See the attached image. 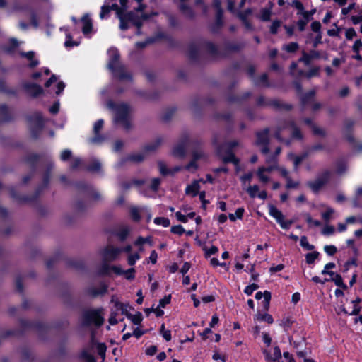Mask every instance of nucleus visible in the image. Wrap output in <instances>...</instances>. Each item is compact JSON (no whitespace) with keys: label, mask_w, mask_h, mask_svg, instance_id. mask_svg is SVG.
<instances>
[{"label":"nucleus","mask_w":362,"mask_h":362,"mask_svg":"<svg viewBox=\"0 0 362 362\" xmlns=\"http://www.w3.org/2000/svg\"><path fill=\"white\" fill-rule=\"evenodd\" d=\"M361 48H362V41L361 40H356L352 47L353 51L356 53H358Z\"/></svg>","instance_id":"obj_64"},{"label":"nucleus","mask_w":362,"mask_h":362,"mask_svg":"<svg viewBox=\"0 0 362 362\" xmlns=\"http://www.w3.org/2000/svg\"><path fill=\"white\" fill-rule=\"evenodd\" d=\"M119 54L117 53H115L112 57L111 59L108 64V68L109 69H113L116 66L120 65L121 64L119 62Z\"/></svg>","instance_id":"obj_34"},{"label":"nucleus","mask_w":362,"mask_h":362,"mask_svg":"<svg viewBox=\"0 0 362 362\" xmlns=\"http://www.w3.org/2000/svg\"><path fill=\"white\" fill-rule=\"evenodd\" d=\"M300 244L301 247H303V248H305L308 250H312L315 247L314 245L309 244L306 236L301 237Z\"/></svg>","instance_id":"obj_39"},{"label":"nucleus","mask_w":362,"mask_h":362,"mask_svg":"<svg viewBox=\"0 0 362 362\" xmlns=\"http://www.w3.org/2000/svg\"><path fill=\"white\" fill-rule=\"evenodd\" d=\"M262 297H264L263 306L265 310H268L269 308V303L271 300V293L269 291H265L264 293L259 291L255 294V298L257 300H260Z\"/></svg>","instance_id":"obj_17"},{"label":"nucleus","mask_w":362,"mask_h":362,"mask_svg":"<svg viewBox=\"0 0 362 362\" xmlns=\"http://www.w3.org/2000/svg\"><path fill=\"white\" fill-rule=\"evenodd\" d=\"M81 357L84 358L87 362H95V358L91 354H90L87 351H82Z\"/></svg>","instance_id":"obj_54"},{"label":"nucleus","mask_w":362,"mask_h":362,"mask_svg":"<svg viewBox=\"0 0 362 362\" xmlns=\"http://www.w3.org/2000/svg\"><path fill=\"white\" fill-rule=\"evenodd\" d=\"M258 288H259V286L257 284H252L251 285L246 286V288L244 290V292L247 296H250Z\"/></svg>","instance_id":"obj_49"},{"label":"nucleus","mask_w":362,"mask_h":362,"mask_svg":"<svg viewBox=\"0 0 362 362\" xmlns=\"http://www.w3.org/2000/svg\"><path fill=\"white\" fill-rule=\"evenodd\" d=\"M270 16H271V11H270V10H269L267 8H263L261 11L260 18L263 21H269Z\"/></svg>","instance_id":"obj_48"},{"label":"nucleus","mask_w":362,"mask_h":362,"mask_svg":"<svg viewBox=\"0 0 362 362\" xmlns=\"http://www.w3.org/2000/svg\"><path fill=\"white\" fill-rule=\"evenodd\" d=\"M305 217L307 223H309V224L312 223V224H313L316 227H318V226H320L321 225L320 221H319L317 220H313L311 216L309 214H306L305 215Z\"/></svg>","instance_id":"obj_56"},{"label":"nucleus","mask_w":362,"mask_h":362,"mask_svg":"<svg viewBox=\"0 0 362 362\" xmlns=\"http://www.w3.org/2000/svg\"><path fill=\"white\" fill-rule=\"evenodd\" d=\"M254 83L256 86H262L268 87L269 85L268 82L267 75L266 74H263L260 77L254 80Z\"/></svg>","instance_id":"obj_30"},{"label":"nucleus","mask_w":362,"mask_h":362,"mask_svg":"<svg viewBox=\"0 0 362 362\" xmlns=\"http://www.w3.org/2000/svg\"><path fill=\"white\" fill-rule=\"evenodd\" d=\"M244 209L243 208H238L236 211L235 214H229V218L231 221H235L236 220V218H242L243 214H244Z\"/></svg>","instance_id":"obj_36"},{"label":"nucleus","mask_w":362,"mask_h":362,"mask_svg":"<svg viewBox=\"0 0 362 362\" xmlns=\"http://www.w3.org/2000/svg\"><path fill=\"white\" fill-rule=\"evenodd\" d=\"M110 69L112 71L113 74L119 80H132V75L126 71L124 66H123L122 64H120L116 66L115 68Z\"/></svg>","instance_id":"obj_12"},{"label":"nucleus","mask_w":362,"mask_h":362,"mask_svg":"<svg viewBox=\"0 0 362 362\" xmlns=\"http://www.w3.org/2000/svg\"><path fill=\"white\" fill-rule=\"evenodd\" d=\"M144 157L141 153H136L130 155L127 159L130 161L139 163L141 162L144 160Z\"/></svg>","instance_id":"obj_45"},{"label":"nucleus","mask_w":362,"mask_h":362,"mask_svg":"<svg viewBox=\"0 0 362 362\" xmlns=\"http://www.w3.org/2000/svg\"><path fill=\"white\" fill-rule=\"evenodd\" d=\"M171 232L175 234L181 235L182 234H183L185 233V229L180 225L175 226L171 228Z\"/></svg>","instance_id":"obj_62"},{"label":"nucleus","mask_w":362,"mask_h":362,"mask_svg":"<svg viewBox=\"0 0 362 362\" xmlns=\"http://www.w3.org/2000/svg\"><path fill=\"white\" fill-rule=\"evenodd\" d=\"M122 252V248L115 247L112 245L107 246L103 252V260L105 262H112L115 260L119 254Z\"/></svg>","instance_id":"obj_9"},{"label":"nucleus","mask_w":362,"mask_h":362,"mask_svg":"<svg viewBox=\"0 0 362 362\" xmlns=\"http://www.w3.org/2000/svg\"><path fill=\"white\" fill-rule=\"evenodd\" d=\"M101 165L99 161L95 160L88 166L87 170L92 172H98L100 170Z\"/></svg>","instance_id":"obj_42"},{"label":"nucleus","mask_w":362,"mask_h":362,"mask_svg":"<svg viewBox=\"0 0 362 362\" xmlns=\"http://www.w3.org/2000/svg\"><path fill=\"white\" fill-rule=\"evenodd\" d=\"M21 56L23 57H26L28 60H30L31 62L29 64V66L30 68H33V67H35L36 66L38 65L39 64V62L36 59H33L34 58V56H35V52H33V51H30L28 52H23L21 54Z\"/></svg>","instance_id":"obj_26"},{"label":"nucleus","mask_w":362,"mask_h":362,"mask_svg":"<svg viewBox=\"0 0 362 362\" xmlns=\"http://www.w3.org/2000/svg\"><path fill=\"white\" fill-rule=\"evenodd\" d=\"M319 257V252L317 251L308 253L305 255L306 262L309 264H313L316 259Z\"/></svg>","instance_id":"obj_37"},{"label":"nucleus","mask_w":362,"mask_h":362,"mask_svg":"<svg viewBox=\"0 0 362 362\" xmlns=\"http://www.w3.org/2000/svg\"><path fill=\"white\" fill-rule=\"evenodd\" d=\"M192 0H180L179 9L187 18L192 19L194 17V12L192 8Z\"/></svg>","instance_id":"obj_11"},{"label":"nucleus","mask_w":362,"mask_h":362,"mask_svg":"<svg viewBox=\"0 0 362 362\" xmlns=\"http://www.w3.org/2000/svg\"><path fill=\"white\" fill-rule=\"evenodd\" d=\"M299 48V45L297 42H290L283 46V49L289 53L296 52Z\"/></svg>","instance_id":"obj_31"},{"label":"nucleus","mask_w":362,"mask_h":362,"mask_svg":"<svg viewBox=\"0 0 362 362\" xmlns=\"http://www.w3.org/2000/svg\"><path fill=\"white\" fill-rule=\"evenodd\" d=\"M103 123L104 122L103 119H99L95 123L93 127V132L95 134H97L100 132L103 127Z\"/></svg>","instance_id":"obj_53"},{"label":"nucleus","mask_w":362,"mask_h":362,"mask_svg":"<svg viewBox=\"0 0 362 362\" xmlns=\"http://www.w3.org/2000/svg\"><path fill=\"white\" fill-rule=\"evenodd\" d=\"M8 110L6 105H2L0 106V116L2 117L3 120L7 121L9 119L8 117Z\"/></svg>","instance_id":"obj_44"},{"label":"nucleus","mask_w":362,"mask_h":362,"mask_svg":"<svg viewBox=\"0 0 362 362\" xmlns=\"http://www.w3.org/2000/svg\"><path fill=\"white\" fill-rule=\"evenodd\" d=\"M187 145V139L181 141L176 145L173 150V155L176 157L182 158L185 155L186 148Z\"/></svg>","instance_id":"obj_16"},{"label":"nucleus","mask_w":362,"mask_h":362,"mask_svg":"<svg viewBox=\"0 0 362 362\" xmlns=\"http://www.w3.org/2000/svg\"><path fill=\"white\" fill-rule=\"evenodd\" d=\"M105 140V137L100 135L99 133L95 134V136L90 139V141L93 144H100Z\"/></svg>","instance_id":"obj_59"},{"label":"nucleus","mask_w":362,"mask_h":362,"mask_svg":"<svg viewBox=\"0 0 362 362\" xmlns=\"http://www.w3.org/2000/svg\"><path fill=\"white\" fill-rule=\"evenodd\" d=\"M320 74V67L315 66L310 69L308 72H304L303 70L298 71V76H305L307 78H311L314 76H317Z\"/></svg>","instance_id":"obj_23"},{"label":"nucleus","mask_w":362,"mask_h":362,"mask_svg":"<svg viewBox=\"0 0 362 362\" xmlns=\"http://www.w3.org/2000/svg\"><path fill=\"white\" fill-rule=\"evenodd\" d=\"M309 156V152L303 153V154L300 156H295L293 153H290L288 155V157L289 159L293 160V165H294V169L296 170H298V168L299 165L302 163L303 160H304L305 158H307Z\"/></svg>","instance_id":"obj_18"},{"label":"nucleus","mask_w":362,"mask_h":362,"mask_svg":"<svg viewBox=\"0 0 362 362\" xmlns=\"http://www.w3.org/2000/svg\"><path fill=\"white\" fill-rule=\"evenodd\" d=\"M256 320H261V321H265L269 324H272L274 322L272 316L268 313H265V314L258 313L256 315Z\"/></svg>","instance_id":"obj_33"},{"label":"nucleus","mask_w":362,"mask_h":362,"mask_svg":"<svg viewBox=\"0 0 362 362\" xmlns=\"http://www.w3.org/2000/svg\"><path fill=\"white\" fill-rule=\"evenodd\" d=\"M269 213L276 220L281 227L284 229H288L293 223L292 220L285 221L284 216L281 211L273 205H270L269 206Z\"/></svg>","instance_id":"obj_6"},{"label":"nucleus","mask_w":362,"mask_h":362,"mask_svg":"<svg viewBox=\"0 0 362 362\" xmlns=\"http://www.w3.org/2000/svg\"><path fill=\"white\" fill-rule=\"evenodd\" d=\"M223 11H219L216 13V19L215 23L211 27V31L214 33L218 32V30L223 25Z\"/></svg>","instance_id":"obj_25"},{"label":"nucleus","mask_w":362,"mask_h":362,"mask_svg":"<svg viewBox=\"0 0 362 362\" xmlns=\"http://www.w3.org/2000/svg\"><path fill=\"white\" fill-rule=\"evenodd\" d=\"M161 142V139H157L154 143L146 145L145 149L146 151H154L160 145Z\"/></svg>","instance_id":"obj_41"},{"label":"nucleus","mask_w":362,"mask_h":362,"mask_svg":"<svg viewBox=\"0 0 362 362\" xmlns=\"http://www.w3.org/2000/svg\"><path fill=\"white\" fill-rule=\"evenodd\" d=\"M129 232V228L127 226H122L117 232V235L122 241H123L127 237Z\"/></svg>","instance_id":"obj_32"},{"label":"nucleus","mask_w":362,"mask_h":362,"mask_svg":"<svg viewBox=\"0 0 362 362\" xmlns=\"http://www.w3.org/2000/svg\"><path fill=\"white\" fill-rule=\"evenodd\" d=\"M160 334L166 341H168L171 339V332L170 330L165 329L164 324H163L160 327Z\"/></svg>","instance_id":"obj_46"},{"label":"nucleus","mask_w":362,"mask_h":362,"mask_svg":"<svg viewBox=\"0 0 362 362\" xmlns=\"http://www.w3.org/2000/svg\"><path fill=\"white\" fill-rule=\"evenodd\" d=\"M312 129L313 134L315 135H319L321 136H325L326 135L325 131L323 129L317 127L316 125H313Z\"/></svg>","instance_id":"obj_58"},{"label":"nucleus","mask_w":362,"mask_h":362,"mask_svg":"<svg viewBox=\"0 0 362 362\" xmlns=\"http://www.w3.org/2000/svg\"><path fill=\"white\" fill-rule=\"evenodd\" d=\"M71 156H72L71 151L70 150L66 149L62 152L60 158L62 160L66 161L68 159L71 158Z\"/></svg>","instance_id":"obj_57"},{"label":"nucleus","mask_w":362,"mask_h":362,"mask_svg":"<svg viewBox=\"0 0 362 362\" xmlns=\"http://www.w3.org/2000/svg\"><path fill=\"white\" fill-rule=\"evenodd\" d=\"M199 181L195 180L186 187L185 193L187 194L192 195V197H196L199 192Z\"/></svg>","instance_id":"obj_22"},{"label":"nucleus","mask_w":362,"mask_h":362,"mask_svg":"<svg viewBox=\"0 0 362 362\" xmlns=\"http://www.w3.org/2000/svg\"><path fill=\"white\" fill-rule=\"evenodd\" d=\"M107 107L115 111L114 122L122 125L125 129H131L132 108L126 103L115 104L112 100L107 103Z\"/></svg>","instance_id":"obj_1"},{"label":"nucleus","mask_w":362,"mask_h":362,"mask_svg":"<svg viewBox=\"0 0 362 362\" xmlns=\"http://www.w3.org/2000/svg\"><path fill=\"white\" fill-rule=\"evenodd\" d=\"M81 21L83 23L82 31L83 34L87 35L90 33L93 27L91 19L88 15H85L83 16Z\"/></svg>","instance_id":"obj_24"},{"label":"nucleus","mask_w":362,"mask_h":362,"mask_svg":"<svg viewBox=\"0 0 362 362\" xmlns=\"http://www.w3.org/2000/svg\"><path fill=\"white\" fill-rule=\"evenodd\" d=\"M332 173L330 170H325L317 175L315 180L307 182V186L314 193H317L325 185H327L331 177Z\"/></svg>","instance_id":"obj_5"},{"label":"nucleus","mask_w":362,"mask_h":362,"mask_svg":"<svg viewBox=\"0 0 362 362\" xmlns=\"http://www.w3.org/2000/svg\"><path fill=\"white\" fill-rule=\"evenodd\" d=\"M115 8H117V15L119 20V28L122 30H126L129 28V21L127 20L126 17L124 15V12L121 8L117 7V5H114Z\"/></svg>","instance_id":"obj_20"},{"label":"nucleus","mask_w":362,"mask_h":362,"mask_svg":"<svg viewBox=\"0 0 362 362\" xmlns=\"http://www.w3.org/2000/svg\"><path fill=\"white\" fill-rule=\"evenodd\" d=\"M127 317L132 320L134 325H139L142 321V315L141 313H137L135 315L129 314Z\"/></svg>","instance_id":"obj_35"},{"label":"nucleus","mask_w":362,"mask_h":362,"mask_svg":"<svg viewBox=\"0 0 362 362\" xmlns=\"http://www.w3.org/2000/svg\"><path fill=\"white\" fill-rule=\"evenodd\" d=\"M324 250L329 255H334L337 251V247L334 245H326L325 246Z\"/></svg>","instance_id":"obj_61"},{"label":"nucleus","mask_w":362,"mask_h":362,"mask_svg":"<svg viewBox=\"0 0 362 362\" xmlns=\"http://www.w3.org/2000/svg\"><path fill=\"white\" fill-rule=\"evenodd\" d=\"M130 213H131V216L133 220H134L136 221H139L140 220L141 216H140L139 211L138 209L134 208V207L132 208L130 210Z\"/></svg>","instance_id":"obj_55"},{"label":"nucleus","mask_w":362,"mask_h":362,"mask_svg":"<svg viewBox=\"0 0 362 362\" xmlns=\"http://www.w3.org/2000/svg\"><path fill=\"white\" fill-rule=\"evenodd\" d=\"M204 52H207L213 57H218L219 56L217 47L209 41L200 40L190 45L189 47V56L192 59H196Z\"/></svg>","instance_id":"obj_2"},{"label":"nucleus","mask_w":362,"mask_h":362,"mask_svg":"<svg viewBox=\"0 0 362 362\" xmlns=\"http://www.w3.org/2000/svg\"><path fill=\"white\" fill-rule=\"evenodd\" d=\"M171 296H165L163 298L159 301L158 307L165 308V306L170 303Z\"/></svg>","instance_id":"obj_60"},{"label":"nucleus","mask_w":362,"mask_h":362,"mask_svg":"<svg viewBox=\"0 0 362 362\" xmlns=\"http://www.w3.org/2000/svg\"><path fill=\"white\" fill-rule=\"evenodd\" d=\"M102 311V309L85 310L83 313V325L88 326L93 324L97 327L101 326L104 322Z\"/></svg>","instance_id":"obj_4"},{"label":"nucleus","mask_w":362,"mask_h":362,"mask_svg":"<svg viewBox=\"0 0 362 362\" xmlns=\"http://www.w3.org/2000/svg\"><path fill=\"white\" fill-rule=\"evenodd\" d=\"M320 57V54L317 51L311 50L309 53L303 51L302 52V57L299 58L298 62H303L305 66H310L313 60L319 59Z\"/></svg>","instance_id":"obj_13"},{"label":"nucleus","mask_w":362,"mask_h":362,"mask_svg":"<svg viewBox=\"0 0 362 362\" xmlns=\"http://www.w3.org/2000/svg\"><path fill=\"white\" fill-rule=\"evenodd\" d=\"M291 128L292 136L296 139H300L302 138V134L298 128L296 126V124L293 121H283L279 123L277 126L275 132L274 136L281 142L284 141V139L281 136L282 132L287 129ZM287 145L290 144L289 141H285Z\"/></svg>","instance_id":"obj_3"},{"label":"nucleus","mask_w":362,"mask_h":362,"mask_svg":"<svg viewBox=\"0 0 362 362\" xmlns=\"http://www.w3.org/2000/svg\"><path fill=\"white\" fill-rule=\"evenodd\" d=\"M24 89L32 96L36 97L42 93L40 86L33 83H26L23 85Z\"/></svg>","instance_id":"obj_14"},{"label":"nucleus","mask_w":362,"mask_h":362,"mask_svg":"<svg viewBox=\"0 0 362 362\" xmlns=\"http://www.w3.org/2000/svg\"><path fill=\"white\" fill-rule=\"evenodd\" d=\"M315 93H316L315 90H311L306 94L303 95L301 96L300 100H301V104L303 106V110H304V107L309 102V100L310 99H312L313 98H314V96L315 95Z\"/></svg>","instance_id":"obj_27"},{"label":"nucleus","mask_w":362,"mask_h":362,"mask_svg":"<svg viewBox=\"0 0 362 362\" xmlns=\"http://www.w3.org/2000/svg\"><path fill=\"white\" fill-rule=\"evenodd\" d=\"M332 278H331V281H334V284L339 286V287H341V288L343 289H346L347 288V286L345 284H344L343 282V279L341 276V275L339 274H336L334 273V275H331Z\"/></svg>","instance_id":"obj_29"},{"label":"nucleus","mask_w":362,"mask_h":362,"mask_svg":"<svg viewBox=\"0 0 362 362\" xmlns=\"http://www.w3.org/2000/svg\"><path fill=\"white\" fill-rule=\"evenodd\" d=\"M135 269L134 268H130L127 270H124L123 275H124L125 278L128 280H132L135 278Z\"/></svg>","instance_id":"obj_50"},{"label":"nucleus","mask_w":362,"mask_h":362,"mask_svg":"<svg viewBox=\"0 0 362 362\" xmlns=\"http://www.w3.org/2000/svg\"><path fill=\"white\" fill-rule=\"evenodd\" d=\"M257 104L260 106H272L275 109H284L286 110H289L292 108L291 105L282 103L278 100L264 102V98L262 96L258 98Z\"/></svg>","instance_id":"obj_10"},{"label":"nucleus","mask_w":362,"mask_h":362,"mask_svg":"<svg viewBox=\"0 0 362 362\" xmlns=\"http://www.w3.org/2000/svg\"><path fill=\"white\" fill-rule=\"evenodd\" d=\"M281 26L280 21H274L270 26V33L272 34H276L279 28Z\"/></svg>","instance_id":"obj_51"},{"label":"nucleus","mask_w":362,"mask_h":362,"mask_svg":"<svg viewBox=\"0 0 362 362\" xmlns=\"http://www.w3.org/2000/svg\"><path fill=\"white\" fill-rule=\"evenodd\" d=\"M266 354V359L269 362H280L281 359V353L279 347L275 346L274 348L273 356H270L269 353L266 351H264Z\"/></svg>","instance_id":"obj_21"},{"label":"nucleus","mask_w":362,"mask_h":362,"mask_svg":"<svg viewBox=\"0 0 362 362\" xmlns=\"http://www.w3.org/2000/svg\"><path fill=\"white\" fill-rule=\"evenodd\" d=\"M110 272H112L117 275H123L124 270H123L119 266H108L107 264H103L101 272L103 274H108Z\"/></svg>","instance_id":"obj_19"},{"label":"nucleus","mask_w":362,"mask_h":362,"mask_svg":"<svg viewBox=\"0 0 362 362\" xmlns=\"http://www.w3.org/2000/svg\"><path fill=\"white\" fill-rule=\"evenodd\" d=\"M158 168H159L160 174H162L163 175H165V176L170 175V169L167 168L165 163L160 161V162H158Z\"/></svg>","instance_id":"obj_43"},{"label":"nucleus","mask_w":362,"mask_h":362,"mask_svg":"<svg viewBox=\"0 0 362 362\" xmlns=\"http://www.w3.org/2000/svg\"><path fill=\"white\" fill-rule=\"evenodd\" d=\"M223 161L225 163H233L235 165H238L239 163V160L236 158L234 153L230 151H228L226 156L223 157Z\"/></svg>","instance_id":"obj_28"},{"label":"nucleus","mask_w":362,"mask_h":362,"mask_svg":"<svg viewBox=\"0 0 362 362\" xmlns=\"http://www.w3.org/2000/svg\"><path fill=\"white\" fill-rule=\"evenodd\" d=\"M269 128H265L262 131L258 132L256 134L257 141L256 144L258 146H262L261 151L263 154H267L269 151V148L268 147L269 144Z\"/></svg>","instance_id":"obj_7"},{"label":"nucleus","mask_w":362,"mask_h":362,"mask_svg":"<svg viewBox=\"0 0 362 362\" xmlns=\"http://www.w3.org/2000/svg\"><path fill=\"white\" fill-rule=\"evenodd\" d=\"M154 223L157 225H162L164 227L170 226V222L168 218L165 217H157L154 219Z\"/></svg>","instance_id":"obj_38"},{"label":"nucleus","mask_w":362,"mask_h":362,"mask_svg":"<svg viewBox=\"0 0 362 362\" xmlns=\"http://www.w3.org/2000/svg\"><path fill=\"white\" fill-rule=\"evenodd\" d=\"M127 20L129 23H132L138 29H140L142 26V18H140L137 14L133 11H129L127 13H124Z\"/></svg>","instance_id":"obj_15"},{"label":"nucleus","mask_w":362,"mask_h":362,"mask_svg":"<svg viewBox=\"0 0 362 362\" xmlns=\"http://www.w3.org/2000/svg\"><path fill=\"white\" fill-rule=\"evenodd\" d=\"M110 12V6H103L101 7L100 17L101 18H105V17H107L108 16Z\"/></svg>","instance_id":"obj_63"},{"label":"nucleus","mask_w":362,"mask_h":362,"mask_svg":"<svg viewBox=\"0 0 362 362\" xmlns=\"http://www.w3.org/2000/svg\"><path fill=\"white\" fill-rule=\"evenodd\" d=\"M259 189V186L255 185L252 186H249L246 191L251 198H255L257 196V193L258 192Z\"/></svg>","instance_id":"obj_40"},{"label":"nucleus","mask_w":362,"mask_h":362,"mask_svg":"<svg viewBox=\"0 0 362 362\" xmlns=\"http://www.w3.org/2000/svg\"><path fill=\"white\" fill-rule=\"evenodd\" d=\"M335 267V264L333 263V262H329L328 264H327L325 266V268L322 271V274H329V275H334V272H329L328 270H329L330 269H333Z\"/></svg>","instance_id":"obj_47"},{"label":"nucleus","mask_w":362,"mask_h":362,"mask_svg":"<svg viewBox=\"0 0 362 362\" xmlns=\"http://www.w3.org/2000/svg\"><path fill=\"white\" fill-rule=\"evenodd\" d=\"M30 122V130L33 137L37 136V133L40 132L43 127L42 117L40 112L35 113L29 118Z\"/></svg>","instance_id":"obj_8"},{"label":"nucleus","mask_w":362,"mask_h":362,"mask_svg":"<svg viewBox=\"0 0 362 362\" xmlns=\"http://www.w3.org/2000/svg\"><path fill=\"white\" fill-rule=\"evenodd\" d=\"M264 172L260 170L259 169L257 171V175L258 176L259 180L263 183H267L269 181V177L265 175Z\"/></svg>","instance_id":"obj_52"}]
</instances>
